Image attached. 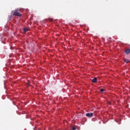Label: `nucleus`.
<instances>
[{
  "label": "nucleus",
  "instance_id": "nucleus-5",
  "mask_svg": "<svg viewBox=\"0 0 130 130\" xmlns=\"http://www.w3.org/2000/svg\"><path fill=\"white\" fill-rule=\"evenodd\" d=\"M29 31V29L27 28H25L23 29L24 33H26V32H28Z\"/></svg>",
  "mask_w": 130,
  "mask_h": 130
},
{
  "label": "nucleus",
  "instance_id": "nucleus-3",
  "mask_svg": "<svg viewBox=\"0 0 130 130\" xmlns=\"http://www.w3.org/2000/svg\"><path fill=\"white\" fill-rule=\"evenodd\" d=\"M98 79L95 77L92 80V83H97Z\"/></svg>",
  "mask_w": 130,
  "mask_h": 130
},
{
  "label": "nucleus",
  "instance_id": "nucleus-1",
  "mask_svg": "<svg viewBox=\"0 0 130 130\" xmlns=\"http://www.w3.org/2000/svg\"><path fill=\"white\" fill-rule=\"evenodd\" d=\"M13 15L15 17H22V14L20 13L18 9L14 11Z\"/></svg>",
  "mask_w": 130,
  "mask_h": 130
},
{
  "label": "nucleus",
  "instance_id": "nucleus-6",
  "mask_svg": "<svg viewBox=\"0 0 130 130\" xmlns=\"http://www.w3.org/2000/svg\"><path fill=\"white\" fill-rule=\"evenodd\" d=\"M124 62H126V63H128V62H130V61L129 59H125L124 60Z\"/></svg>",
  "mask_w": 130,
  "mask_h": 130
},
{
  "label": "nucleus",
  "instance_id": "nucleus-2",
  "mask_svg": "<svg viewBox=\"0 0 130 130\" xmlns=\"http://www.w3.org/2000/svg\"><path fill=\"white\" fill-rule=\"evenodd\" d=\"M86 116H87V117H92V116H93V115H94V113H88L86 114Z\"/></svg>",
  "mask_w": 130,
  "mask_h": 130
},
{
  "label": "nucleus",
  "instance_id": "nucleus-7",
  "mask_svg": "<svg viewBox=\"0 0 130 130\" xmlns=\"http://www.w3.org/2000/svg\"><path fill=\"white\" fill-rule=\"evenodd\" d=\"M104 91H105V90L103 88H101V90H100L101 92H104Z\"/></svg>",
  "mask_w": 130,
  "mask_h": 130
},
{
  "label": "nucleus",
  "instance_id": "nucleus-8",
  "mask_svg": "<svg viewBox=\"0 0 130 130\" xmlns=\"http://www.w3.org/2000/svg\"><path fill=\"white\" fill-rule=\"evenodd\" d=\"M72 130H76V128L75 127H72Z\"/></svg>",
  "mask_w": 130,
  "mask_h": 130
},
{
  "label": "nucleus",
  "instance_id": "nucleus-4",
  "mask_svg": "<svg viewBox=\"0 0 130 130\" xmlns=\"http://www.w3.org/2000/svg\"><path fill=\"white\" fill-rule=\"evenodd\" d=\"M125 52L126 54H129L130 49H126V50L125 51Z\"/></svg>",
  "mask_w": 130,
  "mask_h": 130
},
{
  "label": "nucleus",
  "instance_id": "nucleus-9",
  "mask_svg": "<svg viewBox=\"0 0 130 130\" xmlns=\"http://www.w3.org/2000/svg\"><path fill=\"white\" fill-rule=\"evenodd\" d=\"M50 21L51 22H52V21H53V19H50Z\"/></svg>",
  "mask_w": 130,
  "mask_h": 130
}]
</instances>
